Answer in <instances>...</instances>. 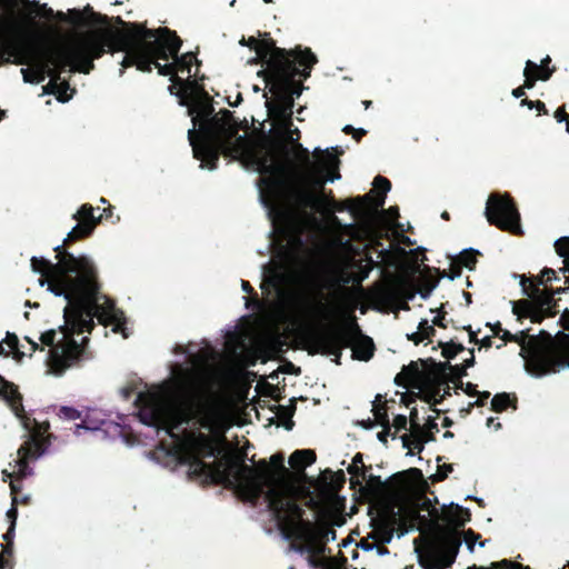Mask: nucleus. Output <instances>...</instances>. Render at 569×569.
<instances>
[{
    "label": "nucleus",
    "mask_w": 569,
    "mask_h": 569,
    "mask_svg": "<svg viewBox=\"0 0 569 569\" xmlns=\"http://www.w3.org/2000/svg\"><path fill=\"white\" fill-rule=\"evenodd\" d=\"M159 28L151 30L158 32ZM171 40L181 41L168 29ZM239 43L249 51L247 63L263 62L257 72L266 82L273 99L266 101L269 116L276 130L272 139L252 140L237 134L238 126L229 110L213 114L209 98L194 87L198 66L192 52L178 57V48L166 58H156L153 67L160 76L169 77L182 96L189 100V116L192 127L188 139L200 168L213 171L220 152L241 161L247 170L266 174L257 184L259 201L272 223V232L278 239L293 243L297 233L303 229H316L320 222L316 217L332 214L338 209L325 193V186L341 179L338 172L340 160L337 147H316L310 154L298 142L292 129L291 117L295 98L301 89L292 79L309 76L316 57L310 50H283L273 47L268 40L253 37L242 38ZM246 59V56H242Z\"/></svg>",
    "instance_id": "f257e3e1"
},
{
    "label": "nucleus",
    "mask_w": 569,
    "mask_h": 569,
    "mask_svg": "<svg viewBox=\"0 0 569 569\" xmlns=\"http://www.w3.org/2000/svg\"><path fill=\"white\" fill-rule=\"evenodd\" d=\"M241 346L242 341L232 337L227 340L223 352L206 350L193 355L189 365L174 367L168 380L138 393L139 419L146 426L164 430L172 438L174 431L191 421L208 430L211 436L199 431L183 433L169 453L180 463L188 465L189 473L228 482L244 499L258 498L266 487L268 506L279 525L307 546L293 550L321 552L323 543L336 540V531L323 520H302L297 503V498L310 490L303 471L315 462L313 451H293L289 457L292 470L284 466L279 455L251 466L231 453H223L212 465L201 461V458L222 452L223 436L232 426L229 390L240 375Z\"/></svg>",
    "instance_id": "f03ea898"
},
{
    "label": "nucleus",
    "mask_w": 569,
    "mask_h": 569,
    "mask_svg": "<svg viewBox=\"0 0 569 569\" xmlns=\"http://www.w3.org/2000/svg\"><path fill=\"white\" fill-rule=\"evenodd\" d=\"M61 248L62 244L53 247L56 263L34 256L30 266L43 277L38 280L41 288L47 287L48 292L67 300L63 323L43 331L37 339L26 337L32 351L50 348L47 373L54 377H62L78 363L96 318L103 326H112L113 332L128 337L122 311L98 295L92 259L87 253L76 254Z\"/></svg>",
    "instance_id": "7ed1b4c3"
},
{
    "label": "nucleus",
    "mask_w": 569,
    "mask_h": 569,
    "mask_svg": "<svg viewBox=\"0 0 569 569\" xmlns=\"http://www.w3.org/2000/svg\"><path fill=\"white\" fill-rule=\"evenodd\" d=\"M116 26L76 34L56 50H43L36 44H26L17 53L16 60L22 68L26 83L39 84L46 77L50 78L43 87V94H54L60 102L69 101L74 89L60 79L58 69L69 67L70 71L88 74L93 61L106 51H122V68L136 66L138 70L149 72L154 59L166 58L179 48V42L171 40L166 30L151 32L141 24H126L116 18Z\"/></svg>",
    "instance_id": "20e7f679"
},
{
    "label": "nucleus",
    "mask_w": 569,
    "mask_h": 569,
    "mask_svg": "<svg viewBox=\"0 0 569 569\" xmlns=\"http://www.w3.org/2000/svg\"><path fill=\"white\" fill-rule=\"evenodd\" d=\"M260 288L266 295L274 318L279 321L297 317L308 325L318 326L332 321L338 316L339 306L335 301L302 299L296 291L292 272L286 264L263 266Z\"/></svg>",
    "instance_id": "39448f33"
},
{
    "label": "nucleus",
    "mask_w": 569,
    "mask_h": 569,
    "mask_svg": "<svg viewBox=\"0 0 569 569\" xmlns=\"http://www.w3.org/2000/svg\"><path fill=\"white\" fill-rule=\"evenodd\" d=\"M557 253L569 259V237L555 240ZM526 370L533 378L569 370V336L558 338L547 349L540 351L526 365Z\"/></svg>",
    "instance_id": "423d86ee"
},
{
    "label": "nucleus",
    "mask_w": 569,
    "mask_h": 569,
    "mask_svg": "<svg viewBox=\"0 0 569 569\" xmlns=\"http://www.w3.org/2000/svg\"><path fill=\"white\" fill-rule=\"evenodd\" d=\"M0 398L7 402L13 415L19 419L21 428L28 431L24 443L17 451V458L9 462L12 471L2 470L3 481H7L13 473L24 476L27 473V460L29 458L36 459V430L32 429L29 418L23 415L21 397L16 387L4 381L1 377Z\"/></svg>",
    "instance_id": "0eeeda50"
},
{
    "label": "nucleus",
    "mask_w": 569,
    "mask_h": 569,
    "mask_svg": "<svg viewBox=\"0 0 569 569\" xmlns=\"http://www.w3.org/2000/svg\"><path fill=\"white\" fill-rule=\"evenodd\" d=\"M485 216L490 223L500 229L509 230L515 233L521 232L519 223V213L506 194H492L488 198Z\"/></svg>",
    "instance_id": "6e6552de"
},
{
    "label": "nucleus",
    "mask_w": 569,
    "mask_h": 569,
    "mask_svg": "<svg viewBox=\"0 0 569 569\" xmlns=\"http://www.w3.org/2000/svg\"><path fill=\"white\" fill-rule=\"evenodd\" d=\"M395 382L412 393H418L428 403L435 401V396L425 390L428 377L420 370L417 363L403 367L396 376Z\"/></svg>",
    "instance_id": "1a4fd4ad"
},
{
    "label": "nucleus",
    "mask_w": 569,
    "mask_h": 569,
    "mask_svg": "<svg viewBox=\"0 0 569 569\" xmlns=\"http://www.w3.org/2000/svg\"><path fill=\"white\" fill-rule=\"evenodd\" d=\"M311 338L316 351L328 352L337 357L347 340L342 332L335 330H317Z\"/></svg>",
    "instance_id": "9d476101"
},
{
    "label": "nucleus",
    "mask_w": 569,
    "mask_h": 569,
    "mask_svg": "<svg viewBox=\"0 0 569 569\" xmlns=\"http://www.w3.org/2000/svg\"><path fill=\"white\" fill-rule=\"evenodd\" d=\"M417 409L410 412V433L400 437L403 448L421 451L423 443L429 441L427 431L417 421Z\"/></svg>",
    "instance_id": "9b49d317"
},
{
    "label": "nucleus",
    "mask_w": 569,
    "mask_h": 569,
    "mask_svg": "<svg viewBox=\"0 0 569 569\" xmlns=\"http://www.w3.org/2000/svg\"><path fill=\"white\" fill-rule=\"evenodd\" d=\"M460 546V540L452 539L446 541L432 552L431 560L433 566L437 569H445L451 566L457 557Z\"/></svg>",
    "instance_id": "f8f14e48"
},
{
    "label": "nucleus",
    "mask_w": 569,
    "mask_h": 569,
    "mask_svg": "<svg viewBox=\"0 0 569 569\" xmlns=\"http://www.w3.org/2000/svg\"><path fill=\"white\" fill-rule=\"evenodd\" d=\"M440 325L439 317L436 315L433 316L431 322H429L428 319H421L418 323L417 330L407 333V338L415 342V345H418L420 342L427 343L429 341L430 336L435 332L433 326Z\"/></svg>",
    "instance_id": "ddd939ff"
},
{
    "label": "nucleus",
    "mask_w": 569,
    "mask_h": 569,
    "mask_svg": "<svg viewBox=\"0 0 569 569\" xmlns=\"http://www.w3.org/2000/svg\"><path fill=\"white\" fill-rule=\"evenodd\" d=\"M373 419L361 420L358 425L365 430H371L376 427L387 428L389 419L387 410L382 405L373 403L372 406Z\"/></svg>",
    "instance_id": "4468645a"
},
{
    "label": "nucleus",
    "mask_w": 569,
    "mask_h": 569,
    "mask_svg": "<svg viewBox=\"0 0 569 569\" xmlns=\"http://www.w3.org/2000/svg\"><path fill=\"white\" fill-rule=\"evenodd\" d=\"M532 66H533V62L531 60L526 61V66H525L523 72H522L523 77H525V82L522 86L523 90L532 89L535 86V82L537 80L547 81L553 72V69H546L541 72H536L535 70H532Z\"/></svg>",
    "instance_id": "2eb2a0df"
},
{
    "label": "nucleus",
    "mask_w": 569,
    "mask_h": 569,
    "mask_svg": "<svg viewBox=\"0 0 569 569\" xmlns=\"http://www.w3.org/2000/svg\"><path fill=\"white\" fill-rule=\"evenodd\" d=\"M351 350L358 360L367 361L373 355V342L368 337H358L351 342Z\"/></svg>",
    "instance_id": "dca6fc26"
},
{
    "label": "nucleus",
    "mask_w": 569,
    "mask_h": 569,
    "mask_svg": "<svg viewBox=\"0 0 569 569\" xmlns=\"http://www.w3.org/2000/svg\"><path fill=\"white\" fill-rule=\"evenodd\" d=\"M451 507L449 510L445 511V520L452 526L462 527L469 520L468 509H463L460 505H455L450 502Z\"/></svg>",
    "instance_id": "f3484780"
},
{
    "label": "nucleus",
    "mask_w": 569,
    "mask_h": 569,
    "mask_svg": "<svg viewBox=\"0 0 569 569\" xmlns=\"http://www.w3.org/2000/svg\"><path fill=\"white\" fill-rule=\"evenodd\" d=\"M94 208L89 204H82L73 214L72 218L81 221V222H91L92 230L94 229L98 221H100L101 216L94 217L93 214Z\"/></svg>",
    "instance_id": "a211bd4d"
},
{
    "label": "nucleus",
    "mask_w": 569,
    "mask_h": 569,
    "mask_svg": "<svg viewBox=\"0 0 569 569\" xmlns=\"http://www.w3.org/2000/svg\"><path fill=\"white\" fill-rule=\"evenodd\" d=\"M92 231V223L91 222H81L79 221L77 224L72 227V229L67 233L63 241H70L77 238L84 237Z\"/></svg>",
    "instance_id": "6ab92c4d"
},
{
    "label": "nucleus",
    "mask_w": 569,
    "mask_h": 569,
    "mask_svg": "<svg viewBox=\"0 0 569 569\" xmlns=\"http://www.w3.org/2000/svg\"><path fill=\"white\" fill-rule=\"evenodd\" d=\"M373 186H375L376 190H378L382 193V196L378 197L375 202V210H378L380 207L383 206L385 196L390 190L391 186H390V182L382 177H377L375 179Z\"/></svg>",
    "instance_id": "aec40b11"
},
{
    "label": "nucleus",
    "mask_w": 569,
    "mask_h": 569,
    "mask_svg": "<svg viewBox=\"0 0 569 569\" xmlns=\"http://www.w3.org/2000/svg\"><path fill=\"white\" fill-rule=\"evenodd\" d=\"M18 337L13 333H7V337L0 341V355H8L18 350Z\"/></svg>",
    "instance_id": "412c9836"
},
{
    "label": "nucleus",
    "mask_w": 569,
    "mask_h": 569,
    "mask_svg": "<svg viewBox=\"0 0 569 569\" xmlns=\"http://www.w3.org/2000/svg\"><path fill=\"white\" fill-rule=\"evenodd\" d=\"M477 252L478 251L472 248L462 249L458 258V263L467 269H472Z\"/></svg>",
    "instance_id": "4be33fe9"
},
{
    "label": "nucleus",
    "mask_w": 569,
    "mask_h": 569,
    "mask_svg": "<svg viewBox=\"0 0 569 569\" xmlns=\"http://www.w3.org/2000/svg\"><path fill=\"white\" fill-rule=\"evenodd\" d=\"M399 216V210L397 207H391L388 210H382L380 212V220L388 227H393L396 224V219Z\"/></svg>",
    "instance_id": "5701e85b"
},
{
    "label": "nucleus",
    "mask_w": 569,
    "mask_h": 569,
    "mask_svg": "<svg viewBox=\"0 0 569 569\" xmlns=\"http://www.w3.org/2000/svg\"><path fill=\"white\" fill-rule=\"evenodd\" d=\"M509 396L507 393H500V395H496L492 399H491V408L492 410L499 412V411H502L503 409H506L509 405Z\"/></svg>",
    "instance_id": "b1692460"
},
{
    "label": "nucleus",
    "mask_w": 569,
    "mask_h": 569,
    "mask_svg": "<svg viewBox=\"0 0 569 569\" xmlns=\"http://www.w3.org/2000/svg\"><path fill=\"white\" fill-rule=\"evenodd\" d=\"M348 211L353 217H362V216L367 214L368 204L365 201L357 199L353 203H351L348 207Z\"/></svg>",
    "instance_id": "393cba45"
},
{
    "label": "nucleus",
    "mask_w": 569,
    "mask_h": 569,
    "mask_svg": "<svg viewBox=\"0 0 569 569\" xmlns=\"http://www.w3.org/2000/svg\"><path fill=\"white\" fill-rule=\"evenodd\" d=\"M80 411L71 407H62L60 410V417L63 420H77L80 418Z\"/></svg>",
    "instance_id": "a878e982"
},
{
    "label": "nucleus",
    "mask_w": 569,
    "mask_h": 569,
    "mask_svg": "<svg viewBox=\"0 0 569 569\" xmlns=\"http://www.w3.org/2000/svg\"><path fill=\"white\" fill-rule=\"evenodd\" d=\"M407 423H408V419L405 415L396 416L392 421V428L395 429V432L392 433V438H396V433L398 431L406 429Z\"/></svg>",
    "instance_id": "bb28decb"
},
{
    "label": "nucleus",
    "mask_w": 569,
    "mask_h": 569,
    "mask_svg": "<svg viewBox=\"0 0 569 569\" xmlns=\"http://www.w3.org/2000/svg\"><path fill=\"white\" fill-rule=\"evenodd\" d=\"M382 486H383V482H381L378 477L370 476V478L368 479V481L365 486V489L370 492L377 493L382 488Z\"/></svg>",
    "instance_id": "cd10ccee"
},
{
    "label": "nucleus",
    "mask_w": 569,
    "mask_h": 569,
    "mask_svg": "<svg viewBox=\"0 0 569 569\" xmlns=\"http://www.w3.org/2000/svg\"><path fill=\"white\" fill-rule=\"evenodd\" d=\"M7 518L10 520V530L3 536V539H8L11 531H13L17 521V509L14 506L7 510Z\"/></svg>",
    "instance_id": "c85d7f7f"
},
{
    "label": "nucleus",
    "mask_w": 569,
    "mask_h": 569,
    "mask_svg": "<svg viewBox=\"0 0 569 569\" xmlns=\"http://www.w3.org/2000/svg\"><path fill=\"white\" fill-rule=\"evenodd\" d=\"M541 281L540 283L543 284L546 282L556 281L557 277L555 274V271L551 269H545L540 274Z\"/></svg>",
    "instance_id": "c756f323"
},
{
    "label": "nucleus",
    "mask_w": 569,
    "mask_h": 569,
    "mask_svg": "<svg viewBox=\"0 0 569 569\" xmlns=\"http://www.w3.org/2000/svg\"><path fill=\"white\" fill-rule=\"evenodd\" d=\"M550 57L549 56H546L539 64L535 63L533 62V66H532V70H535L536 72H541L546 69H550L548 66L550 63Z\"/></svg>",
    "instance_id": "7c9ffc66"
},
{
    "label": "nucleus",
    "mask_w": 569,
    "mask_h": 569,
    "mask_svg": "<svg viewBox=\"0 0 569 569\" xmlns=\"http://www.w3.org/2000/svg\"><path fill=\"white\" fill-rule=\"evenodd\" d=\"M521 106H525V107H527L529 109L536 108L538 111L545 109V103L543 102H541V101H531V100H527V99L521 101Z\"/></svg>",
    "instance_id": "2f4dec72"
},
{
    "label": "nucleus",
    "mask_w": 569,
    "mask_h": 569,
    "mask_svg": "<svg viewBox=\"0 0 569 569\" xmlns=\"http://www.w3.org/2000/svg\"><path fill=\"white\" fill-rule=\"evenodd\" d=\"M389 436H392V435L390 433V426H388L387 428H382V431H380V432L377 435V439H378L381 443L386 445V443H387V439H388V437H389Z\"/></svg>",
    "instance_id": "473e14b6"
},
{
    "label": "nucleus",
    "mask_w": 569,
    "mask_h": 569,
    "mask_svg": "<svg viewBox=\"0 0 569 569\" xmlns=\"http://www.w3.org/2000/svg\"><path fill=\"white\" fill-rule=\"evenodd\" d=\"M342 130L345 132H350V131H353V137L355 138H360L365 132L366 130L363 128H357V129H353L350 124H346Z\"/></svg>",
    "instance_id": "72a5a7b5"
},
{
    "label": "nucleus",
    "mask_w": 569,
    "mask_h": 569,
    "mask_svg": "<svg viewBox=\"0 0 569 569\" xmlns=\"http://www.w3.org/2000/svg\"><path fill=\"white\" fill-rule=\"evenodd\" d=\"M36 6H37V13L43 16V17H50L51 13H52V10L50 8L47 7V4H39L38 2H36Z\"/></svg>",
    "instance_id": "f704fd0d"
},
{
    "label": "nucleus",
    "mask_w": 569,
    "mask_h": 569,
    "mask_svg": "<svg viewBox=\"0 0 569 569\" xmlns=\"http://www.w3.org/2000/svg\"><path fill=\"white\" fill-rule=\"evenodd\" d=\"M499 566H503L506 569H529L528 567H523L519 563L510 562L507 560L501 561Z\"/></svg>",
    "instance_id": "c9c22d12"
},
{
    "label": "nucleus",
    "mask_w": 569,
    "mask_h": 569,
    "mask_svg": "<svg viewBox=\"0 0 569 569\" xmlns=\"http://www.w3.org/2000/svg\"><path fill=\"white\" fill-rule=\"evenodd\" d=\"M358 462H361V457L359 455H357L353 458L352 463L347 468L350 473L356 472L358 470Z\"/></svg>",
    "instance_id": "e433bc0d"
},
{
    "label": "nucleus",
    "mask_w": 569,
    "mask_h": 569,
    "mask_svg": "<svg viewBox=\"0 0 569 569\" xmlns=\"http://www.w3.org/2000/svg\"><path fill=\"white\" fill-rule=\"evenodd\" d=\"M487 427L492 428L493 430L497 431L500 429L501 425H500V422H496V418L490 417L487 419Z\"/></svg>",
    "instance_id": "4c0bfd02"
},
{
    "label": "nucleus",
    "mask_w": 569,
    "mask_h": 569,
    "mask_svg": "<svg viewBox=\"0 0 569 569\" xmlns=\"http://www.w3.org/2000/svg\"><path fill=\"white\" fill-rule=\"evenodd\" d=\"M555 118L558 122H565L567 121L566 112L562 109H558L555 113Z\"/></svg>",
    "instance_id": "58836bf2"
},
{
    "label": "nucleus",
    "mask_w": 569,
    "mask_h": 569,
    "mask_svg": "<svg viewBox=\"0 0 569 569\" xmlns=\"http://www.w3.org/2000/svg\"><path fill=\"white\" fill-rule=\"evenodd\" d=\"M350 264H351L350 260H349V259H347V258H343V259L340 261V263H339L338 268H339V270H340V271H343L345 269H348V268L350 267Z\"/></svg>",
    "instance_id": "ea45409f"
},
{
    "label": "nucleus",
    "mask_w": 569,
    "mask_h": 569,
    "mask_svg": "<svg viewBox=\"0 0 569 569\" xmlns=\"http://www.w3.org/2000/svg\"><path fill=\"white\" fill-rule=\"evenodd\" d=\"M511 94L513 98H521L523 94H525V91H523V88L520 87V88H516L511 91Z\"/></svg>",
    "instance_id": "a19ab883"
},
{
    "label": "nucleus",
    "mask_w": 569,
    "mask_h": 569,
    "mask_svg": "<svg viewBox=\"0 0 569 569\" xmlns=\"http://www.w3.org/2000/svg\"><path fill=\"white\" fill-rule=\"evenodd\" d=\"M361 548L365 551H373V550H376V545L370 543V542H361Z\"/></svg>",
    "instance_id": "79ce46f5"
},
{
    "label": "nucleus",
    "mask_w": 569,
    "mask_h": 569,
    "mask_svg": "<svg viewBox=\"0 0 569 569\" xmlns=\"http://www.w3.org/2000/svg\"><path fill=\"white\" fill-rule=\"evenodd\" d=\"M81 429H83V430H97L98 428L87 427V426H83V425H77L76 431H74L76 436L80 435L79 431Z\"/></svg>",
    "instance_id": "37998d69"
},
{
    "label": "nucleus",
    "mask_w": 569,
    "mask_h": 569,
    "mask_svg": "<svg viewBox=\"0 0 569 569\" xmlns=\"http://www.w3.org/2000/svg\"><path fill=\"white\" fill-rule=\"evenodd\" d=\"M375 551H376L378 557H382V556H386V555L389 553V551L386 548L377 547V546H376V550Z\"/></svg>",
    "instance_id": "c03bdc74"
},
{
    "label": "nucleus",
    "mask_w": 569,
    "mask_h": 569,
    "mask_svg": "<svg viewBox=\"0 0 569 569\" xmlns=\"http://www.w3.org/2000/svg\"><path fill=\"white\" fill-rule=\"evenodd\" d=\"M337 279H338L339 281L345 282V283H348L349 281L355 280L353 278H351V277H349V276H345V274H342V273H341V274H338V276H337Z\"/></svg>",
    "instance_id": "a18cd8bd"
},
{
    "label": "nucleus",
    "mask_w": 569,
    "mask_h": 569,
    "mask_svg": "<svg viewBox=\"0 0 569 569\" xmlns=\"http://www.w3.org/2000/svg\"><path fill=\"white\" fill-rule=\"evenodd\" d=\"M241 290L243 292H251V287L247 281L241 280Z\"/></svg>",
    "instance_id": "49530a36"
},
{
    "label": "nucleus",
    "mask_w": 569,
    "mask_h": 569,
    "mask_svg": "<svg viewBox=\"0 0 569 569\" xmlns=\"http://www.w3.org/2000/svg\"><path fill=\"white\" fill-rule=\"evenodd\" d=\"M481 346L483 347H490L491 346V338L489 336H486L481 339Z\"/></svg>",
    "instance_id": "de8ad7c7"
},
{
    "label": "nucleus",
    "mask_w": 569,
    "mask_h": 569,
    "mask_svg": "<svg viewBox=\"0 0 569 569\" xmlns=\"http://www.w3.org/2000/svg\"><path fill=\"white\" fill-rule=\"evenodd\" d=\"M501 338L507 341V340H512L513 336L509 331L505 330Z\"/></svg>",
    "instance_id": "09e8293b"
},
{
    "label": "nucleus",
    "mask_w": 569,
    "mask_h": 569,
    "mask_svg": "<svg viewBox=\"0 0 569 569\" xmlns=\"http://www.w3.org/2000/svg\"><path fill=\"white\" fill-rule=\"evenodd\" d=\"M455 349H457V348L455 347ZM458 349H461V347H459ZM443 353H445L447 357H451V356H453V355L456 353V350L450 351V350H449V348H445V349H443Z\"/></svg>",
    "instance_id": "8fccbe9b"
},
{
    "label": "nucleus",
    "mask_w": 569,
    "mask_h": 569,
    "mask_svg": "<svg viewBox=\"0 0 569 569\" xmlns=\"http://www.w3.org/2000/svg\"><path fill=\"white\" fill-rule=\"evenodd\" d=\"M430 292H431V289L426 292L420 291L419 295L421 296L422 299H427L430 296Z\"/></svg>",
    "instance_id": "3c124183"
},
{
    "label": "nucleus",
    "mask_w": 569,
    "mask_h": 569,
    "mask_svg": "<svg viewBox=\"0 0 569 569\" xmlns=\"http://www.w3.org/2000/svg\"><path fill=\"white\" fill-rule=\"evenodd\" d=\"M473 360H475V359H473V356L471 355L470 359H468V360L466 361V366H467V367H471V366L473 365Z\"/></svg>",
    "instance_id": "603ef678"
},
{
    "label": "nucleus",
    "mask_w": 569,
    "mask_h": 569,
    "mask_svg": "<svg viewBox=\"0 0 569 569\" xmlns=\"http://www.w3.org/2000/svg\"><path fill=\"white\" fill-rule=\"evenodd\" d=\"M362 104H363V107H365L366 109H368V108L370 107V104H371V101H369V100H365V101H362Z\"/></svg>",
    "instance_id": "864d4df0"
},
{
    "label": "nucleus",
    "mask_w": 569,
    "mask_h": 569,
    "mask_svg": "<svg viewBox=\"0 0 569 569\" xmlns=\"http://www.w3.org/2000/svg\"><path fill=\"white\" fill-rule=\"evenodd\" d=\"M240 101H241V94L239 93V94L237 96V101H236L234 103H230V104H231V106H238Z\"/></svg>",
    "instance_id": "5fc2aeb1"
},
{
    "label": "nucleus",
    "mask_w": 569,
    "mask_h": 569,
    "mask_svg": "<svg viewBox=\"0 0 569 569\" xmlns=\"http://www.w3.org/2000/svg\"><path fill=\"white\" fill-rule=\"evenodd\" d=\"M428 426H429L430 428H437V425H436V423H433L430 419L428 420Z\"/></svg>",
    "instance_id": "6e6d98bb"
},
{
    "label": "nucleus",
    "mask_w": 569,
    "mask_h": 569,
    "mask_svg": "<svg viewBox=\"0 0 569 569\" xmlns=\"http://www.w3.org/2000/svg\"><path fill=\"white\" fill-rule=\"evenodd\" d=\"M465 297H466V301H468V303H470V301H471L470 295L469 293H465Z\"/></svg>",
    "instance_id": "4d7b16f0"
},
{
    "label": "nucleus",
    "mask_w": 569,
    "mask_h": 569,
    "mask_svg": "<svg viewBox=\"0 0 569 569\" xmlns=\"http://www.w3.org/2000/svg\"><path fill=\"white\" fill-rule=\"evenodd\" d=\"M252 90H253V92H256V93H257V92H259V91H260V88H259L258 86H253V87H252Z\"/></svg>",
    "instance_id": "13d9d810"
},
{
    "label": "nucleus",
    "mask_w": 569,
    "mask_h": 569,
    "mask_svg": "<svg viewBox=\"0 0 569 569\" xmlns=\"http://www.w3.org/2000/svg\"><path fill=\"white\" fill-rule=\"evenodd\" d=\"M498 330H500L499 325H497V329H493V333L498 335Z\"/></svg>",
    "instance_id": "bf43d9fd"
},
{
    "label": "nucleus",
    "mask_w": 569,
    "mask_h": 569,
    "mask_svg": "<svg viewBox=\"0 0 569 569\" xmlns=\"http://www.w3.org/2000/svg\"><path fill=\"white\" fill-rule=\"evenodd\" d=\"M467 545H468V549H469L470 551H472V543L467 542Z\"/></svg>",
    "instance_id": "052dcab7"
},
{
    "label": "nucleus",
    "mask_w": 569,
    "mask_h": 569,
    "mask_svg": "<svg viewBox=\"0 0 569 569\" xmlns=\"http://www.w3.org/2000/svg\"><path fill=\"white\" fill-rule=\"evenodd\" d=\"M99 202H100V203H106L107 201H106V199H104V198H100V199H99Z\"/></svg>",
    "instance_id": "680f3d73"
},
{
    "label": "nucleus",
    "mask_w": 569,
    "mask_h": 569,
    "mask_svg": "<svg viewBox=\"0 0 569 569\" xmlns=\"http://www.w3.org/2000/svg\"><path fill=\"white\" fill-rule=\"evenodd\" d=\"M10 486H11L12 491L17 490V488H16V486L13 483H10Z\"/></svg>",
    "instance_id": "e2e57ef3"
},
{
    "label": "nucleus",
    "mask_w": 569,
    "mask_h": 569,
    "mask_svg": "<svg viewBox=\"0 0 569 569\" xmlns=\"http://www.w3.org/2000/svg\"><path fill=\"white\" fill-rule=\"evenodd\" d=\"M3 116H4V111H0V121L2 120Z\"/></svg>",
    "instance_id": "0e129e2a"
},
{
    "label": "nucleus",
    "mask_w": 569,
    "mask_h": 569,
    "mask_svg": "<svg viewBox=\"0 0 569 569\" xmlns=\"http://www.w3.org/2000/svg\"><path fill=\"white\" fill-rule=\"evenodd\" d=\"M244 302H246V306L248 307L249 305V299L248 298H243Z\"/></svg>",
    "instance_id": "69168bd1"
},
{
    "label": "nucleus",
    "mask_w": 569,
    "mask_h": 569,
    "mask_svg": "<svg viewBox=\"0 0 569 569\" xmlns=\"http://www.w3.org/2000/svg\"><path fill=\"white\" fill-rule=\"evenodd\" d=\"M566 130L567 132H569V122L567 121V124H566Z\"/></svg>",
    "instance_id": "338daca9"
},
{
    "label": "nucleus",
    "mask_w": 569,
    "mask_h": 569,
    "mask_svg": "<svg viewBox=\"0 0 569 569\" xmlns=\"http://www.w3.org/2000/svg\"><path fill=\"white\" fill-rule=\"evenodd\" d=\"M263 2L270 3V2H272V0H263Z\"/></svg>",
    "instance_id": "774afa93"
}]
</instances>
